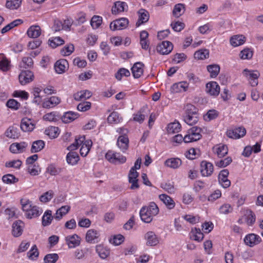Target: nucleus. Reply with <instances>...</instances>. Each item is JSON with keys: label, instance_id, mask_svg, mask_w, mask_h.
<instances>
[{"label": "nucleus", "instance_id": "obj_11", "mask_svg": "<svg viewBox=\"0 0 263 263\" xmlns=\"http://www.w3.org/2000/svg\"><path fill=\"white\" fill-rule=\"evenodd\" d=\"M18 79L22 85H25L33 80L34 75L30 70H24L20 74Z\"/></svg>", "mask_w": 263, "mask_h": 263}, {"label": "nucleus", "instance_id": "obj_48", "mask_svg": "<svg viewBox=\"0 0 263 263\" xmlns=\"http://www.w3.org/2000/svg\"><path fill=\"white\" fill-rule=\"evenodd\" d=\"M39 252L35 245H33L31 250L28 252L27 256L31 260H35L39 257Z\"/></svg>", "mask_w": 263, "mask_h": 263}, {"label": "nucleus", "instance_id": "obj_47", "mask_svg": "<svg viewBox=\"0 0 263 263\" xmlns=\"http://www.w3.org/2000/svg\"><path fill=\"white\" fill-rule=\"evenodd\" d=\"M209 51L207 49H201L195 52L194 57L198 60H204L209 58Z\"/></svg>", "mask_w": 263, "mask_h": 263}, {"label": "nucleus", "instance_id": "obj_34", "mask_svg": "<svg viewBox=\"0 0 263 263\" xmlns=\"http://www.w3.org/2000/svg\"><path fill=\"white\" fill-rule=\"evenodd\" d=\"M79 160V156L77 153L74 152H69L66 156L67 163L71 165L76 164Z\"/></svg>", "mask_w": 263, "mask_h": 263}, {"label": "nucleus", "instance_id": "obj_29", "mask_svg": "<svg viewBox=\"0 0 263 263\" xmlns=\"http://www.w3.org/2000/svg\"><path fill=\"white\" fill-rule=\"evenodd\" d=\"M190 238L198 242L202 240L204 237L203 234L199 228H195L192 229L190 232Z\"/></svg>", "mask_w": 263, "mask_h": 263}, {"label": "nucleus", "instance_id": "obj_24", "mask_svg": "<svg viewBox=\"0 0 263 263\" xmlns=\"http://www.w3.org/2000/svg\"><path fill=\"white\" fill-rule=\"evenodd\" d=\"M60 102V99L58 97L52 96L48 100H45L42 104V106L44 108H50L59 104Z\"/></svg>", "mask_w": 263, "mask_h": 263}, {"label": "nucleus", "instance_id": "obj_18", "mask_svg": "<svg viewBox=\"0 0 263 263\" xmlns=\"http://www.w3.org/2000/svg\"><path fill=\"white\" fill-rule=\"evenodd\" d=\"M20 127L24 132H31L34 128L35 124L32 122L31 119L24 118L22 119Z\"/></svg>", "mask_w": 263, "mask_h": 263}, {"label": "nucleus", "instance_id": "obj_21", "mask_svg": "<svg viewBox=\"0 0 263 263\" xmlns=\"http://www.w3.org/2000/svg\"><path fill=\"white\" fill-rule=\"evenodd\" d=\"M68 67V63L65 59H60L57 61L54 64V69L58 73H62L65 71Z\"/></svg>", "mask_w": 263, "mask_h": 263}, {"label": "nucleus", "instance_id": "obj_63", "mask_svg": "<svg viewBox=\"0 0 263 263\" xmlns=\"http://www.w3.org/2000/svg\"><path fill=\"white\" fill-rule=\"evenodd\" d=\"M239 55L241 59H250L253 56V51L249 48H245L241 51Z\"/></svg>", "mask_w": 263, "mask_h": 263}, {"label": "nucleus", "instance_id": "obj_38", "mask_svg": "<svg viewBox=\"0 0 263 263\" xmlns=\"http://www.w3.org/2000/svg\"><path fill=\"white\" fill-rule=\"evenodd\" d=\"M164 164L169 167L177 168L181 164V160L178 158H172L167 159Z\"/></svg>", "mask_w": 263, "mask_h": 263}, {"label": "nucleus", "instance_id": "obj_28", "mask_svg": "<svg viewBox=\"0 0 263 263\" xmlns=\"http://www.w3.org/2000/svg\"><path fill=\"white\" fill-rule=\"evenodd\" d=\"M41 34V29L39 26H31L27 30V34L29 37L37 38Z\"/></svg>", "mask_w": 263, "mask_h": 263}, {"label": "nucleus", "instance_id": "obj_62", "mask_svg": "<svg viewBox=\"0 0 263 263\" xmlns=\"http://www.w3.org/2000/svg\"><path fill=\"white\" fill-rule=\"evenodd\" d=\"M33 64V62L30 57H24L22 59V63L21 64L20 67L24 68H31Z\"/></svg>", "mask_w": 263, "mask_h": 263}, {"label": "nucleus", "instance_id": "obj_59", "mask_svg": "<svg viewBox=\"0 0 263 263\" xmlns=\"http://www.w3.org/2000/svg\"><path fill=\"white\" fill-rule=\"evenodd\" d=\"M53 196V192L52 190H49L45 193H44L42 195H41L40 197V200L42 202H47L50 201L51 198Z\"/></svg>", "mask_w": 263, "mask_h": 263}, {"label": "nucleus", "instance_id": "obj_39", "mask_svg": "<svg viewBox=\"0 0 263 263\" xmlns=\"http://www.w3.org/2000/svg\"><path fill=\"white\" fill-rule=\"evenodd\" d=\"M220 66L218 64H211L207 66V70L210 73V77L212 78H216L220 72Z\"/></svg>", "mask_w": 263, "mask_h": 263}, {"label": "nucleus", "instance_id": "obj_8", "mask_svg": "<svg viewBox=\"0 0 263 263\" xmlns=\"http://www.w3.org/2000/svg\"><path fill=\"white\" fill-rule=\"evenodd\" d=\"M173 49V45L170 41H163L157 46V50L161 54H168Z\"/></svg>", "mask_w": 263, "mask_h": 263}, {"label": "nucleus", "instance_id": "obj_16", "mask_svg": "<svg viewBox=\"0 0 263 263\" xmlns=\"http://www.w3.org/2000/svg\"><path fill=\"white\" fill-rule=\"evenodd\" d=\"M66 243L69 248H74L79 246L81 242V238L77 234L69 235L65 237Z\"/></svg>", "mask_w": 263, "mask_h": 263}, {"label": "nucleus", "instance_id": "obj_54", "mask_svg": "<svg viewBox=\"0 0 263 263\" xmlns=\"http://www.w3.org/2000/svg\"><path fill=\"white\" fill-rule=\"evenodd\" d=\"M49 45L53 48L64 44V41L60 37H55L53 39H49L48 41Z\"/></svg>", "mask_w": 263, "mask_h": 263}, {"label": "nucleus", "instance_id": "obj_52", "mask_svg": "<svg viewBox=\"0 0 263 263\" xmlns=\"http://www.w3.org/2000/svg\"><path fill=\"white\" fill-rule=\"evenodd\" d=\"M21 3L22 0H7L6 6L10 9H16L20 7Z\"/></svg>", "mask_w": 263, "mask_h": 263}, {"label": "nucleus", "instance_id": "obj_6", "mask_svg": "<svg viewBox=\"0 0 263 263\" xmlns=\"http://www.w3.org/2000/svg\"><path fill=\"white\" fill-rule=\"evenodd\" d=\"M242 73L248 79L251 86L255 87L258 85V79L260 76V73L258 71H251L246 68L243 70Z\"/></svg>", "mask_w": 263, "mask_h": 263}, {"label": "nucleus", "instance_id": "obj_7", "mask_svg": "<svg viewBox=\"0 0 263 263\" xmlns=\"http://www.w3.org/2000/svg\"><path fill=\"white\" fill-rule=\"evenodd\" d=\"M128 23L127 18L121 17L111 22L109 25V28L112 31L122 30L127 27Z\"/></svg>", "mask_w": 263, "mask_h": 263}, {"label": "nucleus", "instance_id": "obj_49", "mask_svg": "<svg viewBox=\"0 0 263 263\" xmlns=\"http://www.w3.org/2000/svg\"><path fill=\"white\" fill-rule=\"evenodd\" d=\"M228 152V147L226 145H222L216 148L215 153L218 157L222 158L224 157Z\"/></svg>", "mask_w": 263, "mask_h": 263}, {"label": "nucleus", "instance_id": "obj_4", "mask_svg": "<svg viewBox=\"0 0 263 263\" xmlns=\"http://www.w3.org/2000/svg\"><path fill=\"white\" fill-rule=\"evenodd\" d=\"M118 132L122 135L120 136L117 140V145L123 152H125L128 147L129 140L126 135L127 130L125 128H120Z\"/></svg>", "mask_w": 263, "mask_h": 263}, {"label": "nucleus", "instance_id": "obj_22", "mask_svg": "<svg viewBox=\"0 0 263 263\" xmlns=\"http://www.w3.org/2000/svg\"><path fill=\"white\" fill-rule=\"evenodd\" d=\"M144 66V64L141 62H137L134 64L131 68V70L135 78L137 79L141 77L143 72V67Z\"/></svg>", "mask_w": 263, "mask_h": 263}, {"label": "nucleus", "instance_id": "obj_51", "mask_svg": "<svg viewBox=\"0 0 263 263\" xmlns=\"http://www.w3.org/2000/svg\"><path fill=\"white\" fill-rule=\"evenodd\" d=\"M3 181L7 184H12L18 182V179L16 178L13 175L6 174L2 177Z\"/></svg>", "mask_w": 263, "mask_h": 263}, {"label": "nucleus", "instance_id": "obj_17", "mask_svg": "<svg viewBox=\"0 0 263 263\" xmlns=\"http://www.w3.org/2000/svg\"><path fill=\"white\" fill-rule=\"evenodd\" d=\"M145 239L146 240V245L149 246H156L159 242V240L153 231H148L145 235Z\"/></svg>", "mask_w": 263, "mask_h": 263}, {"label": "nucleus", "instance_id": "obj_41", "mask_svg": "<svg viewBox=\"0 0 263 263\" xmlns=\"http://www.w3.org/2000/svg\"><path fill=\"white\" fill-rule=\"evenodd\" d=\"M52 216V212L51 210H47L44 214L42 217V225L44 227L49 226L53 218Z\"/></svg>", "mask_w": 263, "mask_h": 263}, {"label": "nucleus", "instance_id": "obj_19", "mask_svg": "<svg viewBox=\"0 0 263 263\" xmlns=\"http://www.w3.org/2000/svg\"><path fill=\"white\" fill-rule=\"evenodd\" d=\"M12 234L15 237H19L23 233L24 223L21 220L15 221L12 224Z\"/></svg>", "mask_w": 263, "mask_h": 263}, {"label": "nucleus", "instance_id": "obj_27", "mask_svg": "<svg viewBox=\"0 0 263 263\" xmlns=\"http://www.w3.org/2000/svg\"><path fill=\"white\" fill-rule=\"evenodd\" d=\"M92 93L88 90H81L74 94L73 97L75 100L79 101L90 98Z\"/></svg>", "mask_w": 263, "mask_h": 263}, {"label": "nucleus", "instance_id": "obj_64", "mask_svg": "<svg viewBox=\"0 0 263 263\" xmlns=\"http://www.w3.org/2000/svg\"><path fill=\"white\" fill-rule=\"evenodd\" d=\"M124 240V237L121 234H118L115 235L112 239H110V242L115 245V246H118L121 244Z\"/></svg>", "mask_w": 263, "mask_h": 263}, {"label": "nucleus", "instance_id": "obj_3", "mask_svg": "<svg viewBox=\"0 0 263 263\" xmlns=\"http://www.w3.org/2000/svg\"><path fill=\"white\" fill-rule=\"evenodd\" d=\"M105 158L109 162L114 164H123L126 161V158L125 156L113 151H108L105 154Z\"/></svg>", "mask_w": 263, "mask_h": 263}, {"label": "nucleus", "instance_id": "obj_12", "mask_svg": "<svg viewBox=\"0 0 263 263\" xmlns=\"http://www.w3.org/2000/svg\"><path fill=\"white\" fill-rule=\"evenodd\" d=\"M139 176V173L136 171V170H134V168H131L129 174H128V181L130 183L132 184L130 186V189L132 190H134L135 189H138L139 187V185L138 183V177Z\"/></svg>", "mask_w": 263, "mask_h": 263}, {"label": "nucleus", "instance_id": "obj_9", "mask_svg": "<svg viewBox=\"0 0 263 263\" xmlns=\"http://www.w3.org/2000/svg\"><path fill=\"white\" fill-rule=\"evenodd\" d=\"M200 172L202 176H210L214 170L212 163L206 161H202L200 163Z\"/></svg>", "mask_w": 263, "mask_h": 263}, {"label": "nucleus", "instance_id": "obj_2", "mask_svg": "<svg viewBox=\"0 0 263 263\" xmlns=\"http://www.w3.org/2000/svg\"><path fill=\"white\" fill-rule=\"evenodd\" d=\"M183 118L187 124L191 126L195 124L199 120L197 109L193 105L187 104Z\"/></svg>", "mask_w": 263, "mask_h": 263}, {"label": "nucleus", "instance_id": "obj_58", "mask_svg": "<svg viewBox=\"0 0 263 263\" xmlns=\"http://www.w3.org/2000/svg\"><path fill=\"white\" fill-rule=\"evenodd\" d=\"M60 118V116L56 112H51L45 114L43 116V119L46 121L55 122Z\"/></svg>", "mask_w": 263, "mask_h": 263}, {"label": "nucleus", "instance_id": "obj_20", "mask_svg": "<svg viewBox=\"0 0 263 263\" xmlns=\"http://www.w3.org/2000/svg\"><path fill=\"white\" fill-rule=\"evenodd\" d=\"M139 18L136 22V26L139 27L142 24L147 22L149 18L148 12L144 9H140L138 11Z\"/></svg>", "mask_w": 263, "mask_h": 263}, {"label": "nucleus", "instance_id": "obj_15", "mask_svg": "<svg viewBox=\"0 0 263 263\" xmlns=\"http://www.w3.org/2000/svg\"><path fill=\"white\" fill-rule=\"evenodd\" d=\"M206 91L211 96H217L220 92V86L216 82H209L206 85Z\"/></svg>", "mask_w": 263, "mask_h": 263}, {"label": "nucleus", "instance_id": "obj_13", "mask_svg": "<svg viewBox=\"0 0 263 263\" xmlns=\"http://www.w3.org/2000/svg\"><path fill=\"white\" fill-rule=\"evenodd\" d=\"M261 240L259 236L251 233L247 235L244 238V242L247 246L252 247L258 244Z\"/></svg>", "mask_w": 263, "mask_h": 263}, {"label": "nucleus", "instance_id": "obj_61", "mask_svg": "<svg viewBox=\"0 0 263 263\" xmlns=\"http://www.w3.org/2000/svg\"><path fill=\"white\" fill-rule=\"evenodd\" d=\"M74 49V46L72 44L67 45L61 50V53L64 56L69 55L73 52Z\"/></svg>", "mask_w": 263, "mask_h": 263}, {"label": "nucleus", "instance_id": "obj_46", "mask_svg": "<svg viewBox=\"0 0 263 263\" xmlns=\"http://www.w3.org/2000/svg\"><path fill=\"white\" fill-rule=\"evenodd\" d=\"M126 5L125 3L120 1L115 3L114 6L111 9L113 14H117L120 12L124 11V6Z\"/></svg>", "mask_w": 263, "mask_h": 263}, {"label": "nucleus", "instance_id": "obj_42", "mask_svg": "<svg viewBox=\"0 0 263 263\" xmlns=\"http://www.w3.org/2000/svg\"><path fill=\"white\" fill-rule=\"evenodd\" d=\"M23 21L21 19H17L13 22H11L10 23L7 25L6 26H5L4 28H2L1 30V33H5L10 30L12 29L14 27L18 26V25L23 23Z\"/></svg>", "mask_w": 263, "mask_h": 263}, {"label": "nucleus", "instance_id": "obj_37", "mask_svg": "<svg viewBox=\"0 0 263 263\" xmlns=\"http://www.w3.org/2000/svg\"><path fill=\"white\" fill-rule=\"evenodd\" d=\"M5 135L9 138L15 139L18 138L20 134L18 128L15 126H10L6 131Z\"/></svg>", "mask_w": 263, "mask_h": 263}, {"label": "nucleus", "instance_id": "obj_25", "mask_svg": "<svg viewBox=\"0 0 263 263\" xmlns=\"http://www.w3.org/2000/svg\"><path fill=\"white\" fill-rule=\"evenodd\" d=\"M159 197L168 209H172L175 207V203L170 196L166 194H163L160 195Z\"/></svg>", "mask_w": 263, "mask_h": 263}, {"label": "nucleus", "instance_id": "obj_45", "mask_svg": "<svg viewBox=\"0 0 263 263\" xmlns=\"http://www.w3.org/2000/svg\"><path fill=\"white\" fill-rule=\"evenodd\" d=\"M245 216H246V222L248 225L252 226L255 222L256 219L255 215L251 210H247Z\"/></svg>", "mask_w": 263, "mask_h": 263}, {"label": "nucleus", "instance_id": "obj_44", "mask_svg": "<svg viewBox=\"0 0 263 263\" xmlns=\"http://www.w3.org/2000/svg\"><path fill=\"white\" fill-rule=\"evenodd\" d=\"M181 128V124L179 122H174L168 124L167 131L169 134L178 133Z\"/></svg>", "mask_w": 263, "mask_h": 263}, {"label": "nucleus", "instance_id": "obj_55", "mask_svg": "<svg viewBox=\"0 0 263 263\" xmlns=\"http://www.w3.org/2000/svg\"><path fill=\"white\" fill-rule=\"evenodd\" d=\"M102 22V18L98 15H94L90 21V24L93 28L97 29Z\"/></svg>", "mask_w": 263, "mask_h": 263}, {"label": "nucleus", "instance_id": "obj_26", "mask_svg": "<svg viewBox=\"0 0 263 263\" xmlns=\"http://www.w3.org/2000/svg\"><path fill=\"white\" fill-rule=\"evenodd\" d=\"M188 83L185 81L175 83L171 87V91L174 93H177L182 90L185 91L188 87Z\"/></svg>", "mask_w": 263, "mask_h": 263}, {"label": "nucleus", "instance_id": "obj_33", "mask_svg": "<svg viewBox=\"0 0 263 263\" xmlns=\"http://www.w3.org/2000/svg\"><path fill=\"white\" fill-rule=\"evenodd\" d=\"M202 129L197 126H193L188 130L187 133L191 134L193 137L194 141H197L201 139L202 136L201 133Z\"/></svg>", "mask_w": 263, "mask_h": 263}, {"label": "nucleus", "instance_id": "obj_36", "mask_svg": "<svg viewBox=\"0 0 263 263\" xmlns=\"http://www.w3.org/2000/svg\"><path fill=\"white\" fill-rule=\"evenodd\" d=\"M44 147L45 142L44 141L41 140H36L32 143L30 151L32 153H37L42 150Z\"/></svg>", "mask_w": 263, "mask_h": 263}, {"label": "nucleus", "instance_id": "obj_5", "mask_svg": "<svg viewBox=\"0 0 263 263\" xmlns=\"http://www.w3.org/2000/svg\"><path fill=\"white\" fill-rule=\"evenodd\" d=\"M246 134V130L243 126H239L227 130V136L232 139H237L244 137Z\"/></svg>", "mask_w": 263, "mask_h": 263}, {"label": "nucleus", "instance_id": "obj_31", "mask_svg": "<svg viewBox=\"0 0 263 263\" xmlns=\"http://www.w3.org/2000/svg\"><path fill=\"white\" fill-rule=\"evenodd\" d=\"M245 39L242 35H234L230 39V43L234 47L238 46L245 42Z\"/></svg>", "mask_w": 263, "mask_h": 263}, {"label": "nucleus", "instance_id": "obj_1", "mask_svg": "<svg viewBox=\"0 0 263 263\" xmlns=\"http://www.w3.org/2000/svg\"><path fill=\"white\" fill-rule=\"evenodd\" d=\"M159 213V209L155 202H151L147 206H143L140 211V216L141 220L145 223H149L153 216H156Z\"/></svg>", "mask_w": 263, "mask_h": 263}, {"label": "nucleus", "instance_id": "obj_43", "mask_svg": "<svg viewBox=\"0 0 263 263\" xmlns=\"http://www.w3.org/2000/svg\"><path fill=\"white\" fill-rule=\"evenodd\" d=\"M42 212V210L37 206H33L29 211L26 213V217L28 218L31 219L32 218L39 216Z\"/></svg>", "mask_w": 263, "mask_h": 263}, {"label": "nucleus", "instance_id": "obj_30", "mask_svg": "<svg viewBox=\"0 0 263 263\" xmlns=\"http://www.w3.org/2000/svg\"><path fill=\"white\" fill-rule=\"evenodd\" d=\"M78 117V114L77 113L68 111L65 112L64 115L61 117V119L63 122L68 123L76 119Z\"/></svg>", "mask_w": 263, "mask_h": 263}, {"label": "nucleus", "instance_id": "obj_56", "mask_svg": "<svg viewBox=\"0 0 263 263\" xmlns=\"http://www.w3.org/2000/svg\"><path fill=\"white\" fill-rule=\"evenodd\" d=\"M129 76V71L124 68L119 69L117 72L115 74L116 78L119 81H120L122 79L123 76L128 77Z\"/></svg>", "mask_w": 263, "mask_h": 263}, {"label": "nucleus", "instance_id": "obj_60", "mask_svg": "<svg viewBox=\"0 0 263 263\" xmlns=\"http://www.w3.org/2000/svg\"><path fill=\"white\" fill-rule=\"evenodd\" d=\"M232 162L231 157H228L226 158L215 162V165L218 167H225Z\"/></svg>", "mask_w": 263, "mask_h": 263}, {"label": "nucleus", "instance_id": "obj_23", "mask_svg": "<svg viewBox=\"0 0 263 263\" xmlns=\"http://www.w3.org/2000/svg\"><path fill=\"white\" fill-rule=\"evenodd\" d=\"M27 146V144L25 142L20 143H13L9 147L10 151L12 153H22Z\"/></svg>", "mask_w": 263, "mask_h": 263}, {"label": "nucleus", "instance_id": "obj_14", "mask_svg": "<svg viewBox=\"0 0 263 263\" xmlns=\"http://www.w3.org/2000/svg\"><path fill=\"white\" fill-rule=\"evenodd\" d=\"M100 233L95 229H89L87 231L85 236L86 241L90 243L98 242Z\"/></svg>", "mask_w": 263, "mask_h": 263}, {"label": "nucleus", "instance_id": "obj_10", "mask_svg": "<svg viewBox=\"0 0 263 263\" xmlns=\"http://www.w3.org/2000/svg\"><path fill=\"white\" fill-rule=\"evenodd\" d=\"M229 174L227 169L221 171L218 175V182L223 188H228L231 185V181L228 179Z\"/></svg>", "mask_w": 263, "mask_h": 263}, {"label": "nucleus", "instance_id": "obj_57", "mask_svg": "<svg viewBox=\"0 0 263 263\" xmlns=\"http://www.w3.org/2000/svg\"><path fill=\"white\" fill-rule=\"evenodd\" d=\"M120 120L119 115L116 111L111 112L107 118V121L109 123H118L120 121Z\"/></svg>", "mask_w": 263, "mask_h": 263}, {"label": "nucleus", "instance_id": "obj_35", "mask_svg": "<svg viewBox=\"0 0 263 263\" xmlns=\"http://www.w3.org/2000/svg\"><path fill=\"white\" fill-rule=\"evenodd\" d=\"M185 10V5L181 3L176 4L174 6L173 14L177 18L179 17L184 12Z\"/></svg>", "mask_w": 263, "mask_h": 263}, {"label": "nucleus", "instance_id": "obj_40", "mask_svg": "<svg viewBox=\"0 0 263 263\" xmlns=\"http://www.w3.org/2000/svg\"><path fill=\"white\" fill-rule=\"evenodd\" d=\"M96 251L99 256L103 259H105L107 257L110 253L109 249L104 248L101 245H97L96 247Z\"/></svg>", "mask_w": 263, "mask_h": 263}, {"label": "nucleus", "instance_id": "obj_50", "mask_svg": "<svg viewBox=\"0 0 263 263\" xmlns=\"http://www.w3.org/2000/svg\"><path fill=\"white\" fill-rule=\"evenodd\" d=\"M59 257L57 253L48 254L44 258V263H55Z\"/></svg>", "mask_w": 263, "mask_h": 263}, {"label": "nucleus", "instance_id": "obj_32", "mask_svg": "<svg viewBox=\"0 0 263 263\" xmlns=\"http://www.w3.org/2000/svg\"><path fill=\"white\" fill-rule=\"evenodd\" d=\"M92 142L91 140H87L81 146L80 153L82 157H85L89 153L92 146Z\"/></svg>", "mask_w": 263, "mask_h": 263}, {"label": "nucleus", "instance_id": "obj_53", "mask_svg": "<svg viewBox=\"0 0 263 263\" xmlns=\"http://www.w3.org/2000/svg\"><path fill=\"white\" fill-rule=\"evenodd\" d=\"M62 169L57 167L54 164H50L47 168L46 172L49 173L51 175L56 176L61 172Z\"/></svg>", "mask_w": 263, "mask_h": 263}]
</instances>
